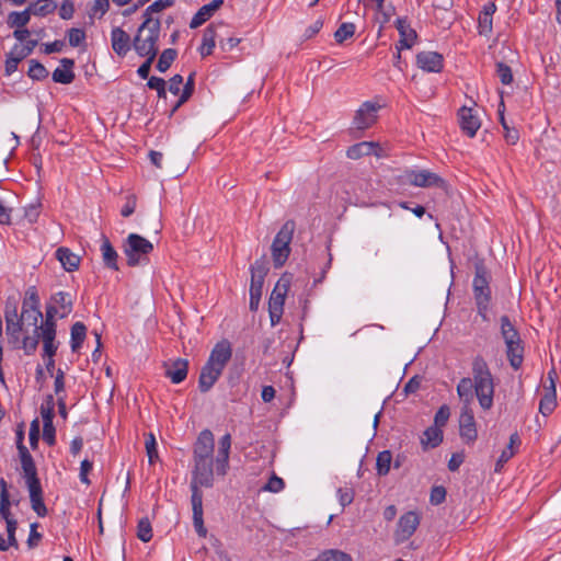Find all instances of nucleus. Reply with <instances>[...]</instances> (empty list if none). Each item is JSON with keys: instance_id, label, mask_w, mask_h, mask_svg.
<instances>
[{"instance_id": "nucleus-1", "label": "nucleus", "mask_w": 561, "mask_h": 561, "mask_svg": "<svg viewBox=\"0 0 561 561\" xmlns=\"http://www.w3.org/2000/svg\"><path fill=\"white\" fill-rule=\"evenodd\" d=\"M214 435L209 430L199 433L194 444V469L192 472L191 486H213L214 466L219 476H225L229 467V454L231 448V436L225 434L219 440L216 459H213Z\"/></svg>"}, {"instance_id": "nucleus-2", "label": "nucleus", "mask_w": 561, "mask_h": 561, "mask_svg": "<svg viewBox=\"0 0 561 561\" xmlns=\"http://www.w3.org/2000/svg\"><path fill=\"white\" fill-rule=\"evenodd\" d=\"M472 376L474 381V394L480 407L488 411L493 407L494 380L486 362L477 356L472 362Z\"/></svg>"}, {"instance_id": "nucleus-3", "label": "nucleus", "mask_w": 561, "mask_h": 561, "mask_svg": "<svg viewBox=\"0 0 561 561\" xmlns=\"http://www.w3.org/2000/svg\"><path fill=\"white\" fill-rule=\"evenodd\" d=\"M161 23L158 18H147L137 30L133 41V47L138 56L156 58Z\"/></svg>"}, {"instance_id": "nucleus-4", "label": "nucleus", "mask_w": 561, "mask_h": 561, "mask_svg": "<svg viewBox=\"0 0 561 561\" xmlns=\"http://www.w3.org/2000/svg\"><path fill=\"white\" fill-rule=\"evenodd\" d=\"M491 274L482 263L474 266V277L472 280V291L477 305L478 314L483 321H488V312L491 302Z\"/></svg>"}, {"instance_id": "nucleus-5", "label": "nucleus", "mask_w": 561, "mask_h": 561, "mask_svg": "<svg viewBox=\"0 0 561 561\" xmlns=\"http://www.w3.org/2000/svg\"><path fill=\"white\" fill-rule=\"evenodd\" d=\"M295 231V222L286 221L272 243V257L275 267H282L290 254V242Z\"/></svg>"}, {"instance_id": "nucleus-6", "label": "nucleus", "mask_w": 561, "mask_h": 561, "mask_svg": "<svg viewBox=\"0 0 561 561\" xmlns=\"http://www.w3.org/2000/svg\"><path fill=\"white\" fill-rule=\"evenodd\" d=\"M152 250L153 244L137 233H130L124 243V254L129 266L147 262V256Z\"/></svg>"}, {"instance_id": "nucleus-7", "label": "nucleus", "mask_w": 561, "mask_h": 561, "mask_svg": "<svg viewBox=\"0 0 561 561\" xmlns=\"http://www.w3.org/2000/svg\"><path fill=\"white\" fill-rule=\"evenodd\" d=\"M290 287V277L283 275L276 283L268 300L271 324L276 325L282 318L285 297Z\"/></svg>"}, {"instance_id": "nucleus-8", "label": "nucleus", "mask_w": 561, "mask_h": 561, "mask_svg": "<svg viewBox=\"0 0 561 561\" xmlns=\"http://www.w3.org/2000/svg\"><path fill=\"white\" fill-rule=\"evenodd\" d=\"M420 525V516L416 512L410 511L400 516L393 534L396 543H403L409 540Z\"/></svg>"}, {"instance_id": "nucleus-9", "label": "nucleus", "mask_w": 561, "mask_h": 561, "mask_svg": "<svg viewBox=\"0 0 561 561\" xmlns=\"http://www.w3.org/2000/svg\"><path fill=\"white\" fill-rule=\"evenodd\" d=\"M380 107L381 106L376 102H364L355 113L353 127L358 130H365L371 127L377 122Z\"/></svg>"}, {"instance_id": "nucleus-10", "label": "nucleus", "mask_w": 561, "mask_h": 561, "mask_svg": "<svg viewBox=\"0 0 561 561\" xmlns=\"http://www.w3.org/2000/svg\"><path fill=\"white\" fill-rule=\"evenodd\" d=\"M404 176L408 183L416 187L443 186L445 184L436 173L427 170H409Z\"/></svg>"}, {"instance_id": "nucleus-11", "label": "nucleus", "mask_w": 561, "mask_h": 561, "mask_svg": "<svg viewBox=\"0 0 561 561\" xmlns=\"http://www.w3.org/2000/svg\"><path fill=\"white\" fill-rule=\"evenodd\" d=\"M19 456L26 486L33 488L41 485L33 457L27 448L21 443L19 444Z\"/></svg>"}, {"instance_id": "nucleus-12", "label": "nucleus", "mask_w": 561, "mask_h": 561, "mask_svg": "<svg viewBox=\"0 0 561 561\" xmlns=\"http://www.w3.org/2000/svg\"><path fill=\"white\" fill-rule=\"evenodd\" d=\"M192 511H193V525L197 535L202 538L207 536V529L204 525L203 512V492L199 488L192 485Z\"/></svg>"}, {"instance_id": "nucleus-13", "label": "nucleus", "mask_w": 561, "mask_h": 561, "mask_svg": "<svg viewBox=\"0 0 561 561\" xmlns=\"http://www.w3.org/2000/svg\"><path fill=\"white\" fill-rule=\"evenodd\" d=\"M459 434L466 443H473L478 437L474 415L471 407L461 408L459 415Z\"/></svg>"}, {"instance_id": "nucleus-14", "label": "nucleus", "mask_w": 561, "mask_h": 561, "mask_svg": "<svg viewBox=\"0 0 561 561\" xmlns=\"http://www.w3.org/2000/svg\"><path fill=\"white\" fill-rule=\"evenodd\" d=\"M396 27L399 32V41L396 44V49L399 53L403 49H410L414 46L417 39L415 30L411 27V24L407 18H398L396 21Z\"/></svg>"}, {"instance_id": "nucleus-15", "label": "nucleus", "mask_w": 561, "mask_h": 561, "mask_svg": "<svg viewBox=\"0 0 561 561\" xmlns=\"http://www.w3.org/2000/svg\"><path fill=\"white\" fill-rule=\"evenodd\" d=\"M416 65L426 72H440L444 67V57L436 51H421L416 55Z\"/></svg>"}, {"instance_id": "nucleus-16", "label": "nucleus", "mask_w": 561, "mask_h": 561, "mask_svg": "<svg viewBox=\"0 0 561 561\" xmlns=\"http://www.w3.org/2000/svg\"><path fill=\"white\" fill-rule=\"evenodd\" d=\"M232 356L231 344L227 340L218 342L210 352L207 362L218 368L225 369Z\"/></svg>"}, {"instance_id": "nucleus-17", "label": "nucleus", "mask_w": 561, "mask_h": 561, "mask_svg": "<svg viewBox=\"0 0 561 561\" xmlns=\"http://www.w3.org/2000/svg\"><path fill=\"white\" fill-rule=\"evenodd\" d=\"M497 7L494 2L484 4L478 16V33L481 36L490 37L493 31V15Z\"/></svg>"}, {"instance_id": "nucleus-18", "label": "nucleus", "mask_w": 561, "mask_h": 561, "mask_svg": "<svg viewBox=\"0 0 561 561\" xmlns=\"http://www.w3.org/2000/svg\"><path fill=\"white\" fill-rule=\"evenodd\" d=\"M222 369L218 368L208 362L202 367L199 378H198V388L202 392L209 391L213 386L216 383L220 375L222 374Z\"/></svg>"}, {"instance_id": "nucleus-19", "label": "nucleus", "mask_w": 561, "mask_h": 561, "mask_svg": "<svg viewBox=\"0 0 561 561\" xmlns=\"http://www.w3.org/2000/svg\"><path fill=\"white\" fill-rule=\"evenodd\" d=\"M458 115L462 131L471 138L474 137L481 123L478 116L473 114L472 108L463 106L459 110Z\"/></svg>"}, {"instance_id": "nucleus-20", "label": "nucleus", "mask_w": 561, "mask_h": 561, "mask_svg": "<svg viewBox=\"0 0 561 561\" xmlns=\"http://www.w3.org/2000/svg\"><path fill=\"white\" fill-rule=\"evenodd\" d=\"M224 4V0H211L209 3L204 4L199 8V10L194 14L190 22L191 28H196L208 21L217 10Z\"/></svg>"}, {"instance_id": "nucleus-21", "label": "nucleus", "mask_w": 561, "mask_h": 561, "mask_svg": "<svg viewBox=\"0 0 561 561\" xmlns=\"http://www.w3.org/2000/svg\"><path fill=\"white\" fill-rule=\"evenodd\" d=\"M188 371V362L184 358H176L165 364V376L173 383H181L185 380Z\"/></svg>"}, {"instance_id": "nucleus-22", "label": "nucleus", "mask_w": 561, "mask_h": 561, "mask_svg": "<svg viewBox=\"0 0 561 561\" xmlns=\"http://www.w3.org/2000/svg\"><path fill=\"white\" fill-rule=\"evenodd\" d=\"M111 44L113 50L121 57L126 56L130 50V37L121 27H114L111 32Z\"/></svg>"}, {"instance_id": "nucleus-23", "label": "nucleus", "mask_w": 561, "mask_h": 561, "mask_svg": "<svg viewBox=\"0 0 561 561\" xmlns=\"http://www.w3.org/2000/svg\"><path fill=\"white\" fill-rule=\"evenodd\" d=\"M224 26L225 24L221 22L211 23L204 30L202 45L199 47V53L203 57L213 53V49L216 46V39L218 37L217 30Z\"/></svg>"}, {"instance_id": "nucleus-24", "label": "nucleus", "mask_w": 561, "mask_h": 561, "mask_svg": "<svg viewBox=\"0 0 561 561\" xmlns=\"http://www.w3.org/2000/svg\"><path fill=\"white\" fill-rule=\"evenodd\" d=\"M267 273V268L263 263L255 262L251 266V285L250 294H254L255 297L262 296L264 279Z\"/></svg>"}, {"instance_id": "nucleus-25", "label": "nucleus", "mask_w": 561, "mask_h": 561, "mask_svg": "<svg viewBox=\"0 0 561 561\" xmlns=\"http://www.w3.org/2000/svg\"><path fill=\"white\" fill-rule=\"evenodd\" d=\"M61 67H58L53 72V80L61 84H70L75 79V72L72 70L75 61L69 58H62L60 60Z\"/></svg>"}, {"instance_id": "nucleus-26", "label": "nucleus", "mask_w": 561, "mask_h": 561, "mask_svg": "<svg viewBox=\"0 0 561 561\" xmlns=\"http://www.w3.org/2000/svg\"><path fill=\"white\" fill-rule=\"evenodd\" d=\"M101 241L102 242H101L100 251L102 254V260H103L104 265L107 268L117 271L118 270V264H117L118 254H117L116 250L113 248V245L111 244V242L106 236L102 234Z\"/></svg>"}, {"instance_id": "nucleus-27", "label": "nucleus", "mask_w": 561, "mask_h": 561, "mask_svg": "<svg viewBox=\"0 0 561 561\" xmlns=\"http://www.w3.org/2000/svg\"><path fill=\"white\" fill-rule=\"evenodd\" d=\"M28 300L24 301L22 308V317H26V320L32 321L34 325L43 318V313L38 308V297L35 291L30 293Z\"/></svg>"}, {"instance_id": "nucleus-28", "label": "nucleus", "mask_w": 561, "mask_h": 561, "mask_svg": "<svg viewBox=\"0 0 561 561\" xmlns=\"http://www.w3.org/2000/svg\"><path fill=\"white\" fill-rule=\"evenodd\" d=\"M473 392H474V381L473 377H463L459 380L457 385V394L462 402L461 408L471 407L473 401Z\"/></svg>"}, {"instance_id": "nucleus-29", "label": "nucleus", "mask_w": 561, "mask_h": 561, "mask_svg": "<svg viewBox=\"0 0 561 561\" xmlns=\"http://www.w3.org/2000/svg\"><path fill=\"white\" fill-rule=\"evenodd\" d=\"M520 437L518 433H513L510 436L508 445L502 450L496 463H495V472H500L503 466L515 455L516 448L520 445Z\"/></svg>"}, {"instance_id": "nucleus-30", "label": "nucleus", "mask_w": 561, "mask_h": 561, "mask_svg": "<svg viewBox=\"0 0 561 561\" xmlns=\"http://www.w3.org/2000/svg\"><path fill=\"white\" fill-rule=\"evenodd\" d=\"M56 257L67 272L76 271L80 264V256L71 252L68 248H59L56 251Z\"/></svg>"}, {"instance_id": "nucleus-31", "label": "nucleus", "mask_w": 561, "mask_h": 561, "mask_svg": "<svg viewBox=\"0 0 561 561\" xmlns=\"http://www.w3.org/2000/svg\"><path fill=\"white\" fill-rule=\"evenodd\" d=\"M53 306L59 311V318H66L72 311V299L69 293L58 291L51 297Z\"/></svg>"}, {"instance_id": "nucleus-32", "label": "nucleus", "mask_w": 561, "mask_h": 561, "mask_svg": "<svg viewBox=\"0 0 561 561\" xmlns=\"http://www.w3.org/2000/svg\"><path fill=\"white\" fill-rule=\"evenodd\" d=\"M30 493V502L32 510L37 514L38 517H45L47 515V507L43 500L42 485L27 488Z\"/></svg>"}, {"instance_id": "nucleus-33", "label": "nucleus", "mask_w": 561, "mask_h": 561, "mask_svg": "<svg viewBox=\"0 0 561 561\" xmlns=\"http://www.w3.org/2000/svg\"><path fill=\"white\" fill-rule=\"evenodd\" d=\"M442 442L443 431L435 425L427 427L421 437V445L425 450L437 447Z\"/></svg>"}, {"instance_id": "nucleus-34", "label": "nucleus", "mask_w": 561, "mask_h": 561, "mask_svg": "<svg viewBox=\"0 0 561 561\" xmlns=\"http://www.w3.org/2000/svg\"><path fill=\"white\" fill-rule=\"evenodd\" d=\"M377 147L378 144L374 141H362L351 146L346 151V156L350 159L357 160L362 157L371 154Z\"/></svg>"}, {"instance_id": "nucleus-35", "label": "nucleus", "mask_w": 561, "mask_h": 561, "mask_svg": "<svg viewBox=\"0 0 561 561\" xmlns=\"http://www.w3.org/2000/svg\"><path fill=\"white\" fill-rule=\"evenodd\" d=\"M501 322V334L506 344H512L514 342H520V336L516 328L511 322L507 316H502L500 319Z\"/></svg>"}, {"instance_id": "nucleus-36", "label": "nucleus", "mask_w": 561, "mask_h": 561, "mask_svg": "<svg viewBox=\"0 0 561 561\" xmlns=\"http://www.w3.org/2000/svg\"><path fill=\"white\" fill-rule=\"evenodd\" d=\"M41 337L43 340V356L54 357L58 348L55 343L56 330L47 328L46 330H39Z\"/></svg>"}, {"instance_id": "nucleus-37", "label": "nucleus", "mask_w": 561, "mask_h": 561, "mask_svg": "<svg viewBox=\"0 0 561 561\" xmlns=\"http://www.w3.org/2000/svg\"><path fill=\"white\" fill-rule=\"evenodd\" d=\"M523 353L524 347L522 345V341L506 344L507 359L514 369H518L522 366L524 358Z\"/></svg>"}, {"instance_id": "nucleus-38", "label": "nucleus", "mask_w": 561, "mask_h": 561, "mask_svg": "<svg viewBox=\"0 0 561 561\" xmlns=\"http://www.w3.org/2000/svg\"><path fill=\"white\" fill-rule=\"evenodd\" d=\"M504 102L501 101L500 105H499V110H497V113H499V117H500V123L504 129V138L506 140L507 144L510 145H515L517 144L518 139H519V133L517 129L515 128H512L508 126L505 117H504Z\"/></svg>"}, {"instance_id": "nucleus-39", "label": "nucleus", "mask_w": 561, "mask_h": 561, "mask_svg": "<svg viewBox=\"0 0 561 561\" xmlns=\"http://www.w3.org/2000/svg\"><path fill=\"white\" fill-rule=\"evenodd\" d=\"M31 15L28 7L22 12L13 11L8 16V25L14 28L25 27L31 20Z\"/></svg>"}, {"instance_id": "nucleus-40", "label": "nucleus", "mask_w": 561, "mask_h": 561, "mask_svg": "<svg viewBox=\"0 0 561 561\" xmlns=\"http://www.w3.org/2000/svg\"><path fill=\"white\" fill-rule=\"evenodd\" d=\"M28 9L33 15L46 16L57 9V4L54 1L43 2L41 0H36L28 5Z\"/></svg>"}, {"instance_id": "nucleus-41", "label": "nucleus", "mask_w": 561, "mask_h": 561, "mask_svg": "<svg viewBox=\"0 0 561 561\" xmlns=\"http://www.w3.org/2000/svg\"><path fill=\"white\" fill-rule=\"evenodd\" d=\"M87 334V328L82 322H76L71 327V350L78 352Z\"/></svg>"}, {"instance_id": "nucleus-42", "label": "nucleus", "mask_w": 561, "mask_h": 561, "mask_svg": "<svg viewBox=\"0 0 561 561\" xmlns=\"http://www.w3.org/2000/svg\"><path fill=\"white\" fill-rule=\"evenodd\" d=\"M392 455L389 450L378 454L376 459V469L379 476H386L390 471Z\"/></svg>"}, {"instance_id": "nucleus-43", "label": "nucleus", "mask_w": 561, "mask_h": 561, "mask_svg": "<svg viewBox=\"0 0 561 561\" xmlns=\"http://www.w3.org/2000/svg\"><path fill=\"white\" fill-rule=\"evenodd\" d=\"M178 56V51L173 48L164 49L157 62V69L160 72H165L172 65V62L175 60Z\"/></svg>"}, {"instance_id": "nucleus-44", "label": "nucleus", "mask_w": 561, "mask_h": 561, "mask_svg": "<svg viewBox=\"0 0 561 561\" xmlns=\"http://www.w3.org/2000/svg\"><path fill=\"white\" fill-rule=\"evenodd\" d=\"M41 415L43 419V424L45 422L53 423V419L55 415V402L51 394L47 396L45 401L42 403Z\"/></svg>"}, {"instance_id": "nucleus-45", "label": "nucleus", "mask_w": 561, "mask_h": 561, "mask_svg": "<svg viewBox=\"0 0 561 561\" xmlns=\"http://www.w3.org/2000/svg\"><path fill=\"white\" fill-rule=\"evenodd\" d=\"M146 453L148 456V460L150 465H153L158 461L159 455L157 449V440L152 433L146 435L145 442Z\"/></svg>"}, {"instance_id": "nucleus-46", "label": "nucleus", "mask_w": 561, "mask_h": 561, "mask_svg": "<svg viewBox=\"0 0 561 561\" xmlns=\"http://www.w3.org/2000/svg\"><path fill=\"white\" fill-rule=\"evenodd\" d=\"M55 317L59 318V311L53 306V304H50L46 308L45 321L39 327L36 324L35 331L37 332L39 330H46L47 328L56 330Z\"/></svg>"}, {"instance_id": "nucleus-47", "label": "nucleus", "mask_w": 561, "mask_h": 561, "mask_svg": "<svg viewBox=\"0 0 561 561\" xmlns=\"http://www.w3.org/2000/svg\"><path fill=\"white\" fill-rule=\"evenodd\" d=\"M173 4L174 0H157L145 10L144 19L153 18L154 13H159L162 10L172 7Z\"/></svg>"}, {"instance_id": "nucleus-48", "label": "nucleus", "mask_w": 561, "mask_h": 561, "mask_svg": "<svg viewBox=\"0 0 561 561\" xmlns=\"http://www.w3.org/2000/svg\"><path fill=\"white\" fill-rule=\"evenodd\" d=\"M194 73H191L186 80V83L184 84L180 99L173 108V112H175L182 104H184L191 98L194 91Z\"/></svg>"}, {"instance_id": "nucleus-49", "label": "nucleus", "mask_w": 561, "mask_h": 561, "mask_svg": "<svg viewBox=\"0 0 561 561\" xmlns=\"http://www.w3.org/2000/svg\"><path fill=\"white\" fill-rule=\"evenodd\" d=\"M27 75L34 80H43L48 76V71L41 62L32 59L30 61Z\"/></svg>"}, {"instance_id": "nucleus-50", "label": "nucleus", "mask_w": 561, "mask_h": 561, "mask_svg": "<svg viewBox=\"0 0 561 561\" xmlns=\"http://www.w3.org/2000/svg\"><path fill=\"white\" fill-rule=\"evenodd\" d=\"M355 33V25L353 23H342L334 33V38L337 43H343L351 38Z\"/></svg>"}, {"instance_id": "nucleus-51", "label": "nucleus", "mask_w": 561, "mask_h": 561, "mask_svg": "<svg viewBox=\"0 0 561 561\" xmlns=\"http://www.w3.org/2000/svg\"><path fill=\"white\" fill-rule=\"evenodd\" d=\"M137 537L144 542H148L151 540L152 528L148 518H142L139 520L137 526Z\"/></svg>"}, {"instance_id": "nucleus-52", "label": "nucleus", "mask_w": 561, "mask_h": 561, "mask_svg": "<svg viewBox=\"0 0 561 561\" xmlns=\"http://www.w3.org/2000/svg\"><path fill=\"white\" fill-rule=\"evenodd\" d=\"M319 561H353L352 557L340 550H328L321 553Z\"/></svg>"}, {"instance_id": "nucleus-53", "label": "nucleus", "mask_w": 561, "mask_h": 561, "mask_svg": "<svg viewBox=\"0 0 561 561\" xmlns=\"http://www.w3.org/2000/svg\"><path fill=\"white\" fill-rule=\"evenodd\" d=\"M68 42L71 47H78L85 42V32L82 28L72 27L67 32Z\"/></svg>"}, {"instance_id": "nucleus-54", "label": "nucleus", "mask_w": 561, "mask_h": 561, "mask_svg": "<svg viewBox=\"0 0 561 561\" xmlns=\"http://www.w3.org/2000/svg\"><path fill=\"white\" fill-rule=\"evenodd\" d=\"M557 405L554 394H546L541 398L539 403V411L542 415L547 416L551 414Z\"/></svg>"}, {"instance_id": "nucleus-55", "label": "nucleus", "mask_w": 561, "mask_h": 561, "mask_svg": "<svg viewBox=\"0 0 561 561\" xmlns=\"http://www.w3.org/2000/svg\"><path fill=\"white\" fill-rule=\"evenodd\" d=\"M394 14V7L389 4L386 5L383 3L382 9H378L376 12V21L380 24L382 27L385 24H387L392 15Z\"/></svg>"}, {"instance_id": "nucleus-56", "label": "nucleus", "mask_w": 561, "mask_h": 561, "mask_svg": "<svg viewBox=\"0 0 561 561\" xmlns=\"http://www.w3.org/2000/svg\"><path fill=\"white\" fill-rule=\"evenodd\" d=\"M149 89L156 90L160 99H164L167 95L165 81L159 77H150L147 81Z\"/></svg>"}, {"instance_id": "nucleus-57", "label": "nucleus", "mask_w": 561, "mask_h": 561, "mask_svg": "<svg viewBox=\"0 0 561 561\" xmlns=\"http://www.w3.org/2000/svg\"><path fill=\"white\" fill-rule=\"evenodd\" d=\"M22 59H24V57H22V55L19 51H15L13 48L5 60L7 75L13 73L18 69V65Z\"/></svg>"}, {"instance_id": "nucleus-58", "label": "nucleus", "mask_w": 561, "mask_h": 561, "mask_svg": "<svg viewBox=\"0 0 561 561\" xmlns=\"http://www.w3.org/2000/svg\"><path fill=\"white\" fill-rule=\"evenodd\" d=\"M41 337V331H35V334L33 336H25L22 341V347L25 352V354L31 355L33 354L38 345V340Z\"/></svg>"}, {"instance_id": "nucleus-59", "label": "nucleus", "mask_w": 561, "mask_h": 561, "mask_svg": "<svg viewBox=\"0 0 561 561\" xmlns=\"http://www.w3.org/2000/svg\"><path fill=\"white\" fill-rule=\"evenodd\" d=\"M496 73L503 84H511L513 82L512 69L504 62L496 64Z\"/></svg>"}, {"instance_id": "nucleus-60", "label": "nucleus", "mask_w": 561, "mask_h": 561, "mask_svg": "<svg viewBox=\"0 0 561 561\" xmlns=\"http://www.w3.org/2000/svg\"><path fill=\"white\" fill-rule=\"evenodd\" d=\"M21 331H22V320L21 321L10 320L5 323V332L10 339L18 341L20 339Z\"/></svg>"}, {"instance_id": "nucleus-61", "label": "nucleus", "mask_w": 561, "mask_h": 561, "mask_svg": "<svg viewBox=\"0 0 561 561\" xmlns=\"http://www.w3.org/2000/svg\"><path fill=\"white\" fill-rule=\"evenodd\" d=\"M110 8V1L108 0H94L91 10L90 15L91 16H103Z\"/></svg>"}, {"instance_id": "nucleus-62", "label": "nucleus", "mask_w": 561, "mask_h": 561, "mask_svg": "<svg viewBox=\"0 0 561 561\" xmlns=\"http://www.w3.org/2000/svg\"><path fill=\"white\" fill-rule=\"evenodd\" d=\"M284 486H285V483H284L283 479L273 474L270 478V480L267 481V483L263 486L262 490L277 493V492L282 491L284 489Z\"/></svg>"}, {"instance_id": "nucleus-63", "label": "nucleus", "mask_w": 561, "mask_h": 561, "mask_svg": "<svg viewBox=\"0 0 561 561\" xmlns=\"http://www.w3.org/2000/svg\"><path fill=\"white\" fill-rule=\"evenodd\" d=\"M450 416V410L447 405H442L438 411L435 413L434 423L437 427H443L446 425L448 419Z\"/></svg>"}, {"instance_id": "nucleus-64", "label": "nucleus", "mask_w": 561, "mask_h": 561, "mask_svg": "<svg viewBox=\"0 0 561 561\" xmlns=\"http://www.w3.org/2000/svg\"><path fill=\"white\" fill-rule=\"evenodd\" d=\"M340 504L345 507L354 500V491L351 488H340L336 492Z\"/></svg>"}]
</instances>
